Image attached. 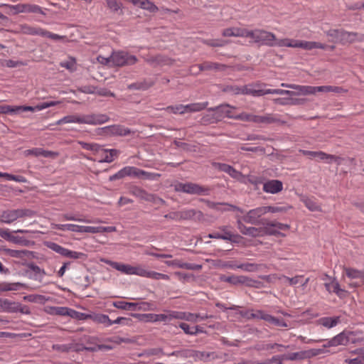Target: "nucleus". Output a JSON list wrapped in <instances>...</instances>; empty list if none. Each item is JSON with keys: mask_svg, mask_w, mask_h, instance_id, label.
<instances>
[{"mask_svg": "<svg viewBox=\"0 0 364 364\" xmlns=\"http://www.w3.org/2000/svg\"><path fill=\"white\" fill-rule=\"evenodd\" d=\"M16 29L17 30L15 31L16 33L41 36L43 28L36 26H31L26 23H22L20 24Z\"/></svg>", "mask_w": 364, "mask_h": 364, "instance_id": "6ab92c4d", "label": "nucleus"}, {"mask_svg": "<svg viewBox=\"0 0 364 364\" xmlns=\"http://www.w3.org/2000/svg\"><path fill=\"white\" fill-rule=\"evenodd\" d=\"M18 218H33L36 215V212L30 209H16Z\"/></svg>", "mask_w": 364, "mask_h": 364, "instance_id": "e2e57ef3", "label": "nucleus"}, {"mask_svg": "<svg viewBox=\"0 0 364 364\" xmlns=\"http://www.w3.org/2000/svg\"><path fill=\"white\" fill-rule=\"evenodd\" d=\"M109 117L106 114H90L83 115V124L90 125H99L108 122Z\"/></svg>", "mask_w": 364, "mask_h": 364, "instance_id": "2eb2a0df", "label": "nucleus"}, {"mask_svg": "<svg viewBox=\"0 0 364 364\" xmlns=\"http://www.w3.org/2000/svg\"><path fill=\"white\" fill-rule=\"evenodd\" d=\"M16 306V302L11 301L7 299H0V309L2 311L9 313L18 312Z\"/></svg>", "mask_w": 364, "mask_h": 364, "instance_id": "473e14b6", "label": "nucleus"}, {"mask_svg": "<svg viewBox=\"0 0 364 364\" xmlns=\"http://www.w3.org/2000/svg\"><path fill=\"white\" fill-rule=\"evenodd\" d=\"M259 264L255 263H242L237 266V268L248 272H256L259 269Z\"/></svg>", "mask_w": 364, "mask_h": 364, "instance_id": "4d7b16f0", "label": "nucleus"}, {"mask_svg": "<svg viewBox=\"0 0 364 364\" xmlns=\"http://www.w3.org/2000/svg\"><path fill=\"white\" fill-rule=\"evenodd\" d=\"M78 144L81 146V147L86 150L92 151L95 153L99 152L102 149L101 145L96 143H87L85 141H80Z\"/></svg>", "mask_w": 364, "mask_h": 364, "instance_id": "3c124183", "label": "nucleus"}, {"mask_svg": "<svg viewBox=\"0 0 364 364\" xmlns=\"http://www.w3.org/2000/svg\"><path fill=\"white\" fill-rule=\"evenodd\" d=\"M341 322L339 316L323 317L320 318V325L326 328H331Z\"/></svg>", "mask_w": 364, "mask_h": 364, "instance_id": "f704fd0d", "label": "nucleus"}, {"mask_svg": "<svg viewBox=\"0 0 364 364\" xmlns=\"http://www.w3.org/2000/svg\"><path fill=\"white\" fill-rule=\"evenodd\" d=\"M23 13L40 14L43 16L46 15V13L41 7L32 4H23Z\"/></svg>", "mask_w": 364, "mask_h": 364, "instance_id": "37998d69", "label": "nucleus"}, {"mask_svg": "<svg viewBox=\"0 0 364 364\" xmlns=\"http://www.w3.org/2000/svg\"><path fill=\"white\" fill-rule=\"evenodd\" d=\"M105 263L110 265L112 268L115 269L117 271H119L125 274L131 275L132 274V265L126 264L120 262H112V261H105Z\"/></svg>", "mask_w": 364, "mask_h": 364, "instance_id": "2f4dec72", "label": "nucleus"}, {"mask_svg": "<svg viewBox=\"0 0 364 364\" xmlns=\"http://www.w3.org/2000/svg\"><path fill=\"white\" fill-rule=\"evenodd\" d=\"M289 348V346H284L279 343H266L257 346L256 349L258 350H274L273 352H282Z\"/></svg>", "mask_w": 364, "mask_h": 364, "instance_id": "cd10ccee", "label": "nucleus"}, {"mask_svg": "<svg viewBox=\"0 0 364 364\" xmlns=\"http://www.w3.org/2000/svg\"><path fill=\"white\" fill-rule=\"evenodd\" d=\"M46 246L50 250L54 251L55 252L60 255L63 257H65L68 249L62 247L61 245L53 242H48L46 243Z\"/></svg>", "mask_w": 364, "mask_h": 364, "instance_id": "a18cd8bd", "label": "nucleus"}, {"mask_svg": "<svg viewBox=\"0 0 364 364\" xmlns=\"http://www.w3.org/2000/svg\"><path fill=\"white\" fill-rule=\"evenodd\" d=\"M124 178L126 176L138 177L139 168L134 166H125L122 168Z\"/></svg>", "mask_w": 364, "mask_h": 364, "instance_id": "13d9d810", "label": "nucleus"}, {"mask_svg": "<svg viewBox=\"0 0 364 364\" xmlns=\"http://www.w3.org/2000/svg\"><path fill=\"white\" fill-rule=\"evenodd\" d=\"M1 223L11 224L17 220L16 209H9L1 212Z\"/></svg>", "mask_w": 364, "mask_h": 364, "instance_id": "bb28decb", "label": "nucleus"}, {"mask_svg": "<svg viewBox=\"0 0 364 364\" xmlns=\"http://www.w3.org/2000/svg\"><path fill=\"white\" fill-rule=\"evenodd\" d=\"M269 314L262 310H257L255 312L251 313L250 318H257L267 321Z\"/></svg>", "mask_w": 364, "mask_h": 364, "instance_id": "69168bd1", "label": "nucleus"}, {"mask_svg": "<svg viewBox=\"0 0 364 364\" xmlns=\"http://www.w3.org/2000/svg\"><path fill=\"white\" fill-rule=\"evenodd\" d=\"M107 341L112 342L117 345H119L122 343H136V340L130 338H122L120 336H113L111 338H108L106 339Z\"/></svg>", "mask_w": 364, "mask_h": 364, "instance_id": "8fccbe9b", "label": "nucleus"}, {"mask_svg": "<svg viewBox=\"0 0 364 364\" xmlns=\"http://www.w3.org/2000/svg\"><path fill=\"white\" fill-rule=\"evenodd\" d=\"M160 176H161V175L159 173L148 172V171H145L144 170L139 168L137 178L154 181V180H156Z\"/></svg>", "mask_w": 364, "mask_h": 364, "instance_id": "de8ad7c7", "label": "nucleus"}, {"mask_svg": "<svg viewBox=\"0 0 364 364\" xmlns=\"http://www.w3.org/2000/svg\"><path fill=\"white\" fill-rule=\"evenodd\" d=\"M267 322L279 327H287V323L283 320L269 314Z\"/></svg>", "mask_w": 364, "mask_h": 364, "instance_id": "774afa93", "label": "nucleus"}, {"mask_svg": "<svg viewBox=\"0 0 364 364\" xmlns=\"http://www.w3.org/2000/svg\"><path fill=\"white\" fill-rule=\"evenodd\" d=\"M213 316L212 315H208L207 314H192V313L187 312L186 321L196 323L199 321H204L205 319H208L209 318H213Z\"/></svg>", "mask_w": 364, "mask_h": 364, "instance_id": "79ce46f5", "label": "nucleus"}, {"mask_svg": "<svg viewBox=\"0 0 364 364\" xmlns=\"http://www.w3.org/2000/svg\"><path fill=\"white\" fill-rule=\"evenodd\" d=\"M355 338V333L352 331H343L334 336L332 339L326 341L323 344V348H320V354L321 353H333L329 348L335 347L339 345L346 346L348 343H355L358 342Z\"/></svg>", "mask_w": 364, "mask_h": 364, "instance_id": "7ed1b4c3", "label": "nucleus"}, {"mask_svg": "<svg viewBox=\"0 0 364 364\" xmlns=\"http://www.w3.org/2000/svg\"><path fill=\"white\" fill-rule=\"evenodd\" d=\"M220 280L225 282H228L234 285L244 284L247 287H255V284L257 282V281L252 279L246 276H236L231 275L229 277L221 276Z\"/></svg>", "mask_w": 364, "mask_h": 364, "instance_id": "ddd939ff", "label": "nucleus"}, {"mask_svg": "<svg viewBox=\"0 0 364 364\" xmlns=\"http://www.w3.org/2000/svg\"><path fill=\"white\" fill-rule=\"evenodd\" d=\"M237 227L240 232L245 235H249L251 237H259L261 235V230L255 227H247L242 222V219H237Z\"/></svg>", "mask_w": 364, "mask_h": 364, "instance_id": "a211bd4d", "label": "nucleus"}, {"mask_svg": "<svg viewBox=\"0 0 364 364\" xmlns=\"http://www.w3.org/2000/svg\"><path fill=\"white\" fill-rule=\"evenodd\" d=\"M223 91L234 95H242L243 86L236 85H227L223 88Z\"/></svg>", "mask_w": 364, "mask_h": 364, "instance_id": "603ef678", "label": "nucleus"}, {"mask_svg": "<svg viewBox=\"0 0 364 364\" xmlns=\"http://www.w3.org/2000/svg\"><path fill=\"white\" fill-rule=\"evenodd\" d=\"M138 304L132 302H127L124 301H117L113 303V306L117 309L129 311L136 310Z\"/></svg>", "mask_w": 364, "mask_h": 364, "instance_id": "ea45409f", "label": "nucleus"}, {"mask_svg": "<svg viewBox=\"0 0 364 364\" xmlns=\"http://www.w3.org/2000/svg\"><path fill=\"white\" fill-rule=\"evenodd\" d=\"M262 189L265 193L277 194L283 190V183L277 179L268 180L264 183Z\"/></svg>", "mask_w": 364, "mask_h": 364, "instance_id": "f3484780", "label": "nucleus"}, {"mask_svg": "<svg viewBox=\"0 0 364 364\" xmlns=\"http://www.w3.org/2000/svg\"><path fill=\"white\" fill-rule=\"evenodd\" d=\"M131 275H137L143 277H146L155 280L164 279L169 280L170 277L167 274L159 273L154 271H149L144 268L142 266H132Z\"/></svg>", "mask_w": 364, "mask_h": 364, "instance_id": "1a4fd4ad", "label": "nucleus"}, {"mask_svg": "<svg viewBox=\"0 0 364 364\" xmlns=\"http://www.w3.org/2000/svg\"><path fill=\"white\" fill-rule=\"evenodd\" d=\"M345 272L349 279L355 280L349 283L350 287H360L364 283V272L353 268H346Z\"/></svg>", "mask_w": 364, "mask_h": 364, "instance_id": "4468645a", "label": "nucleus"}, {"mask_svg": "<svg viewBox=\"0 0 364 364\" xmlns=\"http://www.w3.org/2000/svg\"><path fill=\"white\" fill-rule=\"evenodd\" d=\"M208 105V102L191 103L186 105H183V114L202 111L204 109H205Z\"/></svg>", "mask_w": 364, "mask_h": 364, "instance_id": "c756f323", "label": "nucleus"}, {"mask_svg": "<svg viewBox=\"0 0 364 364\" xmlns=\"http://www.w3.org/2000/svg\"><path fill=\"white\" fill-rule=\"evenodd\" d=\"M65 257L73 259H85L87 256L83 252L73 251L68 249Z\"/></svg>", "mask_w": 364, "mask_h": 364, "instance_id": "bf43d9fd", "label": "nucleus"}, {"mask_svg": "<svg viewBox=\"0 0 364 364\" xmlns=\"http://www.w3.org/2000/svg\"><path fill=\"white\" fill-rule=\"evenodd\" d=\"M178 212L180 221L188 220L202 221L204 219L203 213L200 210L196 209H183Z\"/></svg>", "mask_w": 364, "mask_h": 364, "instance_id": "dca6fc26", "label": "nucleus"}, {"mask_svg": "<svg viewBox=\"0 0 364 364\" xmlns=\"http://www.w3.org/2000/svg\"><path fill=\"white\" fill-rule=\"evenodd\" d=\"M91 320L98 323H103L105 326H111V320L109 316L102 314H95L91 315Z\"/></svg>", "mask_w": 364, "mask_h": 364, "instance_id": "a19ab883", "label": "nucleus"}, {"mask_svg": "<svg viewBox=\"0 0 364 364\" xmlns=\"http://www.w3.org/2000/svg\"><path fill=\"white\" fill-rule=\"evenodd\" d=\"M186 314L187 312L184 311H170L169 314H167V321L168 322L171 321L172 319H179V320H185L186 321Z\"/></svg>", "mask_w": 364, "mask_h": 364, "instance_id": "864d4df0", "label": "nucleus"}, {"mask_svg": "<svg viewBox=\"0 0 364 364\" xmlns=\"http://www.w3.org/2000/svg\"><path fill=\"white\" fill-rule=\"evenodd\" d=\"M139 6L141 9L147 10L152 13H155L159 10L158 7L154 3L149 0H142L139 4Z\"/></svg>", "mask_w": 364, "mask_h": 364, "instance_id": "5fc2aeb1", "label": "nucleus"}, {"mask_svg": "<svg viewBox=\"0 0 364 364\" xmlns=\"http://www.w3.org/2000/svg\"><path fill=\"white\" fill-rule=\"evenodd\" d=\"M54 228L61 231H71L75 232H89L93 233L95 227L92 226H82L75 224H55Z\"/></svg>", "mask_w": 364, "mask_h": 364, "instance_id": "f8f14e48", "label": "nucleus"}, {"mask_svg": "<svg viewBox=\"0 0 364 364\" xmlns=\"http://www.w3.org/2000/svg\"><path fill=\"white\" fill-rule=\"evenodd\" d=\"M197 66L198 67L200 71H221L225 70V69L226 68V65L224 64L210 61H205L201 64L198 65Z\"/></svg>", "mask_w": 364, "mask_h": 364, "instance_id": "a878e982", "label": "nucleus"}, {"mask_svg": "<svg viewBox=\"0 0 364 364\" xmlns=\"http://www.w3.org/2000/svg\"><path fill=\"white\" fill-rule=\"evenodd\" d=\"M101 151L108 153L109 154H107L103 159L100 160V163H111L119 154V151L115 149H102Z\"/></svg>", "mask_w": 364, "mask_h": 364, "instance_id": "e433bc0d", "label": "nucleus"}, {"mask_svg": "<svg viewBox=\"0 0 364 364\" xmlns=\"http://www.w3.org/2000/svg\"><path fill=\"white\" fill-rule=\"evenodd\" d=\"M331 41L342 44L352 43L356 41H364V34L356 32H348L342 29H331L327 32Z\"/></svg>", "mask_w": 364, "mask_h": 364, "instance_id": "20e7f679", "label": "nucleus"}, {"mask_svg": "<svg viewBox=\"0 0 364 364\" xmlns=\"http://www.w3.org/2000/svg\"><path fill=\"white\" fill-rule=\"evenodd\" d=\"M130 193L141 200L152 202L154 203L164 204L165 201L156 195L149 193L145 190L138 186H134L130 189Z\"/></svg>", "mask_w": 364, "mask_h": 364, "instance_id": "9d476101", "label": "nucleus"}, {"mask_svg": "<svg viewBox=\"0 0 364 364\" xmlns=\"http://www.w3.org/2000/svg\"><path fill=\"white\" fill-rule=\"evenodd\" d=\"M281 86L286 88L292 89L293 90H289V92L292 93V95H289V96H293L296 97V96L300 95H307L310 94H315L317 91H318V87H312V86H306V85H299L296 84H289V83H282Z\"/></svg>", "mask_w": 364, "mask_h": 364, "instance_id": "6e6552de", "label": "nucleus"}, {"mask_svg": "<svg viewBox=\"0 0 364 364\" xmlns=\"http://www.w3.org/2000/svg\"><path fill=\"white\" fill-rule=\"evenodd\" d=\"M165 264L169 267H176L191 270H199L202 268V266L200 264L183 262L178 259L166 261Z\"/></svg>", "mask_w": 364, "mask_h": 364, "instance_id": "4be33fe9", "label": "nucleus"}, {"mask_svg": "<svg viewBox=\"0 0 364 364\" xmlns=\"http://www.w3.org/2000/svg\"><path fill=\"white\" fill-rule=\"evenodd\" d=\"M207 204L209 208L217 210H220V211H230L232 210H236L240 211V213H244V211L241 208H240L237 206L228 204V203H213V202L207 201Z\"/></svg>", "mask_w": 364, "mask_h": 364, "instance_id": "b1692460", "label": "nucleus"}, {"mask_svg": "<svg viewBox=\"0 0 364 364\" xmlns=\"http://www.w3.org/2000/svg\"><path fill=\"white\" fill-rule=\"evenodd\" d=\"M1 6L8 9V14L9 15H17L23 13V4H18L16 5L2 4Z\"/></svg>", "mask_w": 364, "mask_h": 364, "instance_id": "c03bdc74", "label": "nucleus"}, {"mask_svg": "<svg viewBox=\"0 0 364 364\" xmlns=\"http://www.w3.org/2000/svg\"><path fill=\"white\" fill-rule=\"evenodd\" d=\"M235 109V107L230 106L228 104L210 108L208 111L212 112L204 114L202 121L205 124H213L221 121L225 117L233 119L232 109Z\"/></svg>", "mask_w": 364, "mask_h": 364, "instance_id": "f03ea898", "label": "nucleus"}, {"mask_svg": "<svg viewBox=\"0 0 364 364\" xmlns=\"http://www.w3.org/2000/svg\"><path fill=\"white\" fill-rule=\"evenodd\" d=\"M188 357L196 358L201 361L207 362L217 358L214 352H205L199 350H189Z\"/></svg>", "mask_w": 364, "mask_h": 364, "instance_id": "5701e85b", "label": "nucleus"}, {"mask_svg": "<svg viewBox=\"0 0 364 364\" xmlns=\"http://www.w3.org/2000/svg\"><path fill=\"white\" fill-rule=\"evenodd\" d=\"M279 122V119L278 117L277 114H272V113H267L264 115H260L259 116V124H271L277 123Z\"/></svg>", "mask_w": 364, "mask_h": 364, "instance_id": "58836bf2", "label": "nucleus"}, {"mask_svg": "<svg viewBox=\"0 0 364 364\" xmlns=\"http://www.w3.org/2000/svg\"><path fill=\"white\" fill-rule=\"evenodd\" d=\"M212 164L215 168L229 174L234 178H238L241 176V173L230 165L218 162H214Z\"/></svg>", "mask_w": 364, "mask_h": 364, "instance_id": "aec40b11", "label": "nucleus"}, {"mask_svg": "<svg viewBox=\"0 0 364 364\" xmlns=\"http://www.w3.org/2000/svg\"><path fill=\"white\" fill-rule=\"evenodd\" d=\"M244 37L251 38V41L268 46L301 48L311 50L316 48V43L299 41L291 38L277 39L275 35L262 29L247 30L245 28Z\"/></svg>", "mask_w": 364, "mask_h": 364, "instance_id": "f257e3e1", "label": "nucleus"}, {"mask_svg": "<svg viewBox=\"0 0 364 364\" xmlns=\"http://www.w3.org/2000/svg\"><path fill=\"white\" fill-rule=\"evenodd\" d=\"M165 353L163 351V349L161 348H148L143 350L139 355V357H146L149 358L151 356H156L158 358L164 355Z\"/></svg>", "mask_w": 364, "mask_h": 364, "instance_id": "c9c22d12", "label": "nucleus"}, {"mask_svg": "<svg viewBox=\"0 0 364 364\" xmlns=\"http://www.w3.org/2000/svg\"><path fill=\"white\" fill-rule=\"evenodd\" d=\"M107 6L112 11L117 12L120 10L122 4L117 0H105Z\"/></svg>", "mask_w": 364, "mask_h": 364, "instance_id": "338daca9", "label": "nucleus"}, {"mask_svg": "<svg viewBox=\"0 0 364 364\" xmlns=\"http://www.w3.org/2000/svg\"><path fill=\"white\" fill-rule=\"evenodd\" d=\"M112 64L117 67L134 65L138 59L135 55L123 50L114 51L110 55Z\"/></svg>", "mask_w": 364, "mask_h": 364, "instance_id": "39448f33", "label": "nucleus"}, {"mask_svg": "<svg viewBox=\"0 0 364 364\" xmlns=\"http://www.w3.org/2000/svg\"><path fill=\"white\" fill-rule=\"evenodd\" d=\"M218 229L223 232L221 233L222 237H228V239H223V240L236 242V239L240 237V236L237 234H235L231 230L232 227L230 225H222L220 226Z\"/></svg>", "mask_w": 364, "mask_h": 364, "instance_id": "c85d7f7f", "label": "nucleus"}, {"mask_svg": "<svg viewBox=\"0 0 364 364\" xmlns=\"http://www.w3.org/2000/svg\"><path fill=\"white\" fill-rule=\"evenodd\" d=\"M264 90L259 89V85L254 84H249L243 85L242 95H252L253 97H260L265 95Z\"/></svg>", "mask_w": 364, "mask_h": 364, "instance_id": "393cba45", "label": "nucleus"}, {"mask_svg": "<svg viewBox=\"0 0 364 364\" xmlns=\"http://www.w3.org/2000/svg\"><path fill=\"white\" fill-rule=\"evenodd\" d=\"M245 28H228L223 31L222 35L225 37H244Z\"/></svg>", "mask_w": 364, "mask_h": 364, "instance_id": "4c0bfd02", "label": "nucleus"}, {"mask_svg": "<svg viewBox=\"0 0 364 364\" xmlns=\"http://www.w3.org/2000/svg\"><path fill=\"white\" fill-rule=\"evenodd\" d=\"M264 215V206L257 207L250 210L246 215L242 217V220L252 225H258L259 223V218Z\"/></svg>", "mask_w": 364, "mask_h": 364, "instance_id": "9b49d317", "label": "nucleus"}, {"mask_svg": "<svg viewBox=\"0 0 364 364\" xmlns=\"http://www.w3.org/2000/svg\"><path fill=\"white\" fill-rule=\"evenodd\" d=\"M60 67L65 68L71 72L75 71L77 69L76 60L73 57H69L67 60L60 62Z\"/></svg>", "mask_w": 364, "mask_h": 364, "instance_id": "09e8293b", "label": "nucleus"}, {"mask_svg": "<svg viewBox=\"0 0 364 364\" xmlns=\"http://www.w3.org/2000/svg\"><path fill=\"white\" fill-rule=\"evenodd\" d=\"M273 102L279 105H299L304 103V100L302 99L296 98L293 96L287 95V97H278L273 99Z\"/></svg>", "mask_w": 364, "mask_h": 364, "instance_id": "412c9836", "label": "nucleus"}, {"mask_svg": "<svg viewBox=\"0 0 364 364\" xmlns=\"http://www.w3.org/2000/svg\"><path fill=\"white\" fill-rule=\"evenodd\" d=\"M65 306H48L46 311L50 315L65 316Z\"/></svg>", "mask_w": 364, "mask_h": 364, "instance_id": "6e6d98bb", "label": "nucleus"}, {"mask_svg": "<svg viewBox=\"0 0 364 364\" xmlns=\"http://www.w3.org/2000/svg\"><path fill=\"white\" fill-rule=\"evenodd\" d=\"M144 316L146 317V321H150V322H157V321L168 322L167 314H144Z\"/></svg>", "mask_w": 364, "mask_h": 364, "instance_id": "49530a36", "label": "nucleus"}, {"mask_svg": "<svg viewBox=\"0 0 364 364\" xmlns=\"http://www.w3.org/2000/svg\"><path fill=\"white\" fill-rule=\"evenodd\" d=\"M131 133L130 129L121 124H112L97 129V134L105 136H125Z\"/></svg>", "mask_w": 364, "mask_h": 364, "instance_id": "0eeeda50", "label": "nucleus"}, {"mask_svg": "<svg viewBox=\"0 0 364 364\" xmlns=\"http://www.w3.org/2000/svg\"><path fill=\"white\" fill-rule=\"evenodd\" d=\"M0 177H4L8 181H14L18 183H26V179L22 176L12 175L8 173H1Z\"/></svg>", "mask_w": 364, "mask_h": 364, "instance_id": "052dcab7", "label": "nucleus"}, {"mask_svg": "<svg viewBox=\"0 0 364 364\" xmlns=\"http://www.w3.org/2000/svg\"><path fill=\"white\" fill-rule=\"evenodd\" d=\"M69 123H77V124H83V115H67L60 119L55 122L56 125H60L63 124H69Z\"/></svg>", "mask_w": 364, "mask_h": 364, "instance_id": "7c9ffc66", "label": "nucleus"}, {"mask_svg": "<svg viewBox=\"0 0 364 364\" xmlns=\"http://www.w3.org/2000/svg\"><path fill=\"white\" fill-rule=\"evenodd\" d=\"M284 279L289 282L290 285H296V284H305L306 279L305 280L303 276H296L294 277L290 278L286 276H284Z\"/></svg>", "mask_w": 364, "mask_h": 364, "instance_id": "680f3d73", "label": "nucleus"}, {"mask_svg": "<svg viewBox=\"0 0 364 364\" xmlns=\"http://www.w3.org/2000/svg\"><path fill=\"white\" fill-rule=\"evenodd\" d=\"M319 156H320V160L326 161V162H329V163L335 162L337 164H340V163H341V159L340 158H337L333 155H328L323 152L320 151Z\"/></svg>", "mask_w": 364, "mask_h": 364, "instance_id": "0e129e2a", "label": "nucleus"}, {"mask_svg": "<svg viewBox=\"0 0 364 364\" xmlns=\"http://www.w3.org/2000/svg\"><path fill=\"white\" fill-rule=\"evenodd\" d=\"M325 287L328 292L336 293L339 296H343L344 294V290L340 288L339 284L334 279H330L329 282L325 283Z\"/></svg>", "mask_w": 364, "mask_h": 364, "instance_id": "72a5a7b5", "label": "nucleus"}, {"mask_svg": "<svg viewBox=\"0 0 364 364\" xmlns=\"http://www.w3.org/2000/svg\"><path fill=\"white\" fill-rule=\"evenodd\" d=\"M175 191L188 194H196L199 196H208L210 193V188L200 186L194 183H178L175 186Z\"/></svg>", "mask_w": 364, "mask_h": 364, "instance_id": "423d86ee", "label": "nucleus"}]
</instances>
